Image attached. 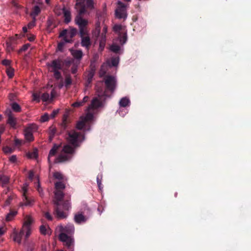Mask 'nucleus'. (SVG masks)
Returning a JSON list of instances; mask_svg holds the SVG:
<instances>
[{"label": "nucleus", "instance_id": "1", "mask_svg": "<svg viewBox=\"0 0 251 251\" xmlns=\"http://www.w3.org/2000/svg\"><path fill=\"white\" fill-rule=\"evenodd\" d=\"M65 188V185L62 181L55 183V191L54 199L53 200V215L58 219H63L67 217L68 211L71 208L70 198L64 200V194L62 190Z\"/></svg>", "mask_w": 251, "mask_h": 251}, {"label": "nucleus", "instance_id": "2", "mask_svg": "<svg viewBox=\"0 0 251 251\" xmlns=\"http://www.w3.org/2000/svg\"><path fill=\"white\" fill-rule=\"evenodd\" d=\"M67 139L68 142L71 144L73 147L70 145L65 146L62 151L65 154H60L56 157L54 162L55 163H63L68 161L70 159V156L68 154H72L74 152V148H76L80 146L81 143L84 140L85 136L83 133L76 132L74 130L68 131Z\"/></svg>", "mask_w": 251, "mask_h": 251}, {"label": "nucleus", "instance_id": "3", "mask_svg": "<svg viewBox=\"0 0 251 251\" xmlns=\"http://www.w3.org/2000/svg\"><path fill=\"white\" fill-rule=\"evenodd\" d=\"M75 23L78 27V35L81 38V46L87 50H89L91 46V41L88 28V20L78 17L75 19Z\"/></svg>", "mask_w": 251, "mask_h": 251}, {"label": "nucleus", "instance_id": "4", "mask_svg": "<svg viewBox=\"0 0 251 251\" xmlns=\"http://www.w3.org/2000/svg\"><path fill=\"white\" fill-rule=\"evenodd\" d=\"M103 81L105 86L104 91L102 87L98 86V84L96 86V92L100 99H101L102 97H109V93L113 94L117 87V80L115 77L113 75H107L105 76Z\"/></svg>", "mask_w": 251, "mask_h": 251}, {"label": "nucleus", "instance_id": "5", "mask_svg": "<svg viewBox=\"0 0 251 251\" xmlns=\"http://www.w3.org/2000/svg\"><path fill=\"white\" fill-rule=\"evenodd\" d=\"M77 30L76 28L71 27L68 31L65 29L63 30L59 34V37H63V41L66 43H71L73 42V38L76 35Z\"/></svg>", "mask_w": 251, "mask_h": 251}, {"label": "nucleus", "instance_id": "6", "mask_svg": "<svg viewBox=\"0 0 251 251\" xmlns=\"http://www.w3.org/2000/svg\"><path fill=\"white\" fill-rule=\"evenodd\" d=\"M90 214L91 209L86 206L83 211L78 212L75 215V221L77 224L84 223L87 220Z\"/></svg>", "mask_w": 251, "mask_h": 251}, {"label": "nucleus", "instance_id": "7", "mask_svg": "<svg viewBox=\"0 0 251 251\" xmlns=\"http://www.w3.org/2000/svg\"><path fill=\"white\" fill-rule=\"evenodd\" d=\"M117 3L118 6L115 11L116 16L119 19H126L127 14L126 4L120 1H118Z\"/></svg>", "mask_w": 251, "mask_h": 251}, {"label": "nucleus", "instance_id": "8", "mask_svg": "<svg viewBox=\"0 0 251 251\" xmlns=\"http://www.w3.org/2000/svg\"><path fill=\"white\" fill-rule=\"evenodd\" d=\"M59 240L69 249L73 248L74 240L71 236L65 232H62L59 236Z\"/></svg>", "mask_w": 251, "mask_h": 251}, {"label": "nucleus", "instance_id": "9", "mask_svg": "<svg viewBox=\"0 0 251 251\" xmlns=\"http://www.w3.org/2000/svg\"><path fill=\"white\" fill-rule=\"evenodd\" d=\"M86 0H76L75 5L77 8V14L76 15L75 19L77 18H83L82 16L86 12L84 2Z\"/></svg>", "mask_w": 251, "mask_h": 251}, {"label": "nucleus", "instance_id": "10", "mask_svg": "<svg viewBox=\"0 0 251 251\" xmlns=\"http://www.w3.org/2000/svg\"><path fill=\"white\" fill-rule=\"evenodd\" d=\"M32 222V219L30 216H26L25 220L24 223L22 228L25 230V239H27L31 233V224Z\"/></svg>", "mask_w": 251, "mask_h": 251}, {"label": "nucleus", "instance_id": "11", "mask_svg": "<svg viewBox=\"0 0 251 251\" xmlns=\"http://www.w3.org/2000/svg\"><path fill=\"white\" fill-rule=\"evenodd\" d=\"M23 190V202L25 205L30 206L32 205L34 202V199L29 197L27 195V189L26 186H24L22 188Z\"/></svg>", "mask_w": 251, "mask_h": 251}, {"label": "nucleus", "instance_id": "12", "mask_svg": "<svg viewBox=\"0 0 251 251\" xmlns=\"http://www.w3.org/2000/svg\"><path fill=\"white\" fill-rule=\"evenodd\" d=\"M5 114L7 116V123L12 127L15 128L17 124V119L14 117L11 110L8 108L5 111Z\"/></svg>", "mask_w": 251, "mask_h": 251}, {"label": "nucleus", "instance_id": "13", "mask_svg": "<svg viewBox=\"0 0 251 251\" xmlns=\"http://www.w3.org/2000/svg\"><path fill=\"white\" fill-rule=\"evenodd\" d=\"M47 66L52 69L51 71L60 70L62 68V62L60 59H54L50 63H48Z\"/></svg>", "mask_w": 251, "mask_h": 251}, {"label": "nucleus", "instance_id": "14", "mask_svg": "<svg viewBox=\"0 0 251 251\" xmlns=\"http://www.w3.org/2000/svg\"><path fill=\"white\" fill-rule=\"evenodd\" d=\"M24 235H25V230L23 228H21L20 231L15 230L13 232V240L20 244L21 243L22 238Z\"/></svg>", "mask_w": 251, "mask_h": 251}, {"label": "nucleus", "instance_id": "15", "mask_svg": "<svg viewBox=\"0 0 251 251\" xmlns=\"http://www.w3.org/2000/svg\"><path fill=\"white\" fill-rule=\"evenodd\" d=\"M60 148V146L57 144H54L51 149L50 150L49 156H48V161L49 163L50 162V158L52 156H54L57 152L59 149Z\"/></svg>", "mask_w": 251, "mask_h": 251}, {"label": "nucleus", "instance_id": "16", "mask_svg": "<svg viewBox=\"0 0 251 251\" xmlns=\"http://www.w3.org/2000/svg\"><path fill=\"white\" fill-rule=\"evenodd\" d=\"M102 106V101L98 98H95L92 100L91 104L89 107L92 109H97Z\"/></svg>", "mask_w": 251, "mask_h": 251}, {"label": "nucleus", "instance_id": "17", "mask_svg": "<svg viewBox=\"0 0 251 251\" xmlns=\"http://www.w3.org/2000/svg\"><path fill=\"white\" fill-rule=\"evenodd\" d=\"M63 16L64 17V22L66 24H68L71 21V12L67 10L65 8H63Z\"/></svg>", "mask_w": 251, "mask_h": 251}, {"label": "nucleus", "instance_id": "18", "mask_svg": "<svg viewBox=\"0 0 251 251\" xmlns=\"http://www.w3.org/2000/svg\"><path fill=\"white\" fill-rule=\"evenodd\" d=\"M9 182V177L8 176L3 174L0 175V183L3 187H6Z\"/></svg>", "mask_w": 251, "mask_h": 251}, {"label": "nucleus", "instance_id": "19", "mask_svg": "<svg viewBox=\"0 0 251 251\" xmlns=\"http://www.w3.org/2000/svg\"><path fill=\"white\" fill-rule=\"evenodd\" d=\"M24 136L26 141L30 142L34 140V137L32 132L29 131L28 129L24 130Z\"/></svg>", "mask_w": 251, "mask_h": 251}, {"label": "nucleus", "instance_id": "20", "mask_svg": "<svg viewBox=\"0 0 251 251\" xmlns=\"http://www.w3.org/2000/svg\"><path fill=\"white\" fill-rule=\"evenodd\" d=\"M69 123L70 121L68 119L67 116L64 115L63 117L62 122L60 124L62 129L63 130L66 129L68 127Z\"/></svg>", "mask_w": 251, "mask_h": 251}, {"label": "nucleus", "instance_id": "21", "mask_svg": "<svg viewBox=\"0 0 251 251\" xmlns=\"http://www.w3.org/2000/svg\"><path fill=\"white\" fill-rule=\"evenodd\" d=\"M41 12V9L38 5L35 6L30 13V16L32 18H36V17L38 16Z\"/></svg>", "mask_w": 251, "mask_h": 251}, {"label": "nucleus", "instance_id": "22", "mask_svg": "<svg viewBox=\"0 0 251 251\" xmlns=\"http://www.w3.org/2000/svg\"><path fill=\"white\" fill-rule=\"evenodd\" d=\"M56 132V128L53 126H51L50 127L49 134V140L50 141H52Z\"/></svg>", "mask_w": 251, "mask_h": 251}, {"label": "nucleus", "instance_id": "23", "mask_svg": "<svg viewBox=\"0 0 251 251\" xmlns=\"http://www.w3.org/2000/svg\"><path fill=\"white\" fill-rule=\"evenodd\" d=\"M119 41L121 45L125 44L127 41V34L126 32H119Z\"/></svg>", "mask_w": 251, "mask_h": 251}, {"label": "nucleus", "instance_id": "24", "mask_svg": "<svg viewBox=\"0 0 251 251\" xmlns=\"http://www.w3.org/2000/svg\"><path fill=\"white\" fill-rule=\"evenodd\" d=\"M10 105L12 110L15 112H20L22 111L21 106L16 102H12Z\"/></svg>", "mask_w": 251, "mask_h": 251}, {"label": "nucleus", "instance_id": "25", "mask_svg": "<svg viewBox=\"0 0 251 251\" xmlns=\"http://www.w3.org/2000/svg\"><path fill=\"white\" fill-rule=\"evenodd\" d=\"M130 102L129 100L126 97L123 98L119 101L120 106L125 107L127 106Z\"/></svg>", "mask_w": 251, "mask_h": 251}, {"label": "nucleus", "instance_id": "26", "mask_svg": "<svg viewBox=\"0 0 251 251\" xmlns=\"http://www.w3.org/2000/svg\"><path fill=\"white\" fill-rule=\"evenodd\" d=\"M86 122L85 120L82 119V117L81 118L80 121H78L76 124V128L77 129L80 130L82 129L85 126Z\"/></svg>", "mask_w": 251, "mask_h": 251}, {"label": "nucleus", "instance_id": "27", "mask_svg": "<svg viewBox=\"0 0 251 251\" xmlns=\"http://www.w3.org/2000/svg\"><path fill=\"white\" fill-rule=\"evenodd\" d=\"M73 55L75 59L80 60L82 57L83 52L80 50H76L74 51Z\"/></svg>", "mask_w": 251, "mask_h": 251}, {"label": "nucleus", "instance_id": "28", "mask_svg": "<svg viewBox=\"0 0 251 251\" xmlns=\"http://www.w3.org/2000/svg\"><path fill=\"white\" fill-rule=\"evenodd\" d=\"M97 56H95L94 57V60H92L91 61V64H90V70L89 72L90 73H93V74H95V71H96V66H95V61L97 59Z\"/></svg>", "mask_w": 251, "mask_h": 251}, {"label": "nucleus", "instance_id": "29", "mask_svg": "<svg viewBox=\"0 0 251 251\" xmlns=\"http://www.w3.org/2000/svg\"><path fill=\"white\" fill-rule=\"evenodd\" d=\"M85 1H86V3L85 4L86 9V8L90 9H94V0H86Z\"/></svg>", "mask_w": 251, "mask_h": 251}, {"label": "nucleus", "instance_id": "30", "mask_svg": "<svg viewBox=\"0 0 251 251\" xmlns=\"http://www.w3.org/2000/svg\"><path fill=\"white\" fill-rule=\"evenodd\" d=\"M95 74H93V73H90V72H88V75H87V78H86V85L87 86H88V85L91 84V83L92 82V79H93V78Z\"/></svg>", "mask_w": 251, "mask_h": 251}, {"label": "nucleus", "instance_id": "31", "mask_svg": "<svg viewBox=\"0 0 251 251\" xmlns=\"http://www.w3.org/2000/svg\"><path fill=\"white\" fill-rule=\"evenodd\" d=\"M28 129L29 131L32 132L33 131H36L38 129V126L35 124H31L28 125V126L25 128Z\"/></svg>", "mask_w": 251, "mask_h": 251}, {"label": "nucleus", "instance_id": "32", "mask_svg": "<svg viewBox=\"0 0 251 251\" xmlns=\"http://www.w3.org/2000/svg\"><path fill=\"white\" fill-rule=\"evenodd\" d=\"M17 211L11 210L10 212L7 214L6 217V220L7 221H11L13 218L16 215Z\"/></svg>", "mask_w": 251, "mask_h": 251}, {"label": "nucleus", "instance_id": "33", "mask_svg": "<svg viewBox=\"0 0 251 251\" xmlns=\"http://www.w3.org/2000/svg\"><path fill=\"white\" fill-rule=\"evenodd\" d=\"M53 176L54 178L59 180H63L64 179V176L63 175L58 172H54L53 174Z\"/></svg>", "mask_w": 251, "mask_h": 251}, {"label": "nucleus", "instance_id": "34", "mask_svg": "<svg viewBox=\"0 0 251 251\" xmlns=\"http://www.w3.org/2000/svg\"><path fill=\"white\" fill-rule=\"evenodd\" d=\"M120 49V47L118 45L113 44L110 47L111 50L115 53H118Z\"/></svg>", "mask_w": 251, "mask_h": 251}, {"label": "nucleus", "instance_id": "35", "mask_svg": "<svg viewBox=\"0 0 251 251\" xmlns=\"http://www.w3.org/2000/svg\"><path fill=\"white\" fill-rule=\"evenodd\" d=\"M72 83V80L71 76L70 75L66 76L65 80V86L68 88Z\"/></svg>", "mask_w": 251, "mask_h": 251}, {"label": "nucleus", "instance_id": "36", "mask_svg": "<svg viewBox=\"0 0 251 251\" xmlns=\"http://www.w3.org/2000/svg\"><path fill=\"white\" fill-rule=\"evenodd\" d=\"M6 74L9 78H12L14 75V70L11 67H9L6 69Z\"/></svg>", "mask_w": 251, "mask_h": 251}, {"label": "nucleus", "instance_id": "37", "mask_svg": "<svg viewBox=\"0 0 251 251\" xmlns=\"http://www.w3.org/2000/svg\"><path fill=\"white\" fill-rule=\"evenodd\" d=\"M119 62V57H113L111 60V64L112 66L116 67L117 66Z\"/></svg>", "mask_w": 251, "mask_h": 251}, {"label": "nucleus", "instance_id": "38", "mask_svg": "<svg viewBox=\"0 0 251 251\" xmlns=\"http://www.w3.org/2000/svg\"><path fill=\"white\" fill-rule=\"evenodd\" d=\"M6 49L8 51L10 52L14 50V46L11 42V40L6 42Z\"/></svg>", "mask_w": 251, "mask_h": 251}, {"label": "nucleus", "instance_id": "39", "mask_svg": "<svg viewBox=\"0 0 251 251\" xmlns=\"http://www.w3.org/2000/svg\"><path fill=\"white\" fill-rule=\"evenodd\" d=\"M41 98L43 101H47L50 100V96L49 93H44L42 94Z\"/></svg>", "mask_w": 251, "mask_h": 251}, {"label": "nucleus", "instance_id": "40", "mask_svg": "<svg viewBox=\"0 0 251 251\" xmlns=\"http://www.w3.org/2000/svg\"><path fill=\"white\" fill-rule=\"evenodd\" d=\"M106 73V70L105 69V67L103 65H102L101 66L100 70V73H99L100 76L101 77H103V78H104V76L106 75H105Z\"/></svg>", "mask_w": 251, "mask_h": 251}, {"label": "nucleus", "instance_id": "41", "mask_svg": "<svg viewBox=\"0 0 251 251\" xmlns=\"http://www.w3.org/2000/svg\"><path fill=\"white\" fill-rule=\"evenodd\" d=\"M50 117L49 115L46 113L43 115H42L41 117L40 121L42 123L48 121L50 119Z\"/></svg>", "mask_w": 251, "mask_h": 251}, {"label": "nucleus", "instance_id": "42", "mask_svg": "<svg viewBox=\"0 0 251 251\" xmlns=\"http://www.w3.org/2000/svg\"><path fill=\"white\" fill-rule=\"evenodd\" d=\"M28 157L30 158H36L38 156V153L37 151H34L32 152H28L27 154Z\"/></svg>", "mask_w": 251, "mask_h": 251}, {"label": "nucleus", "instance_id": "43", "mask_svg": "<svg viewBox=\"0 0 251 251\" xmlns=\"http://www.w3.org/2000/svg\"><path fill=\"white\" fill-rule=\"evenodd\" d=\"M50 72L53 73L54 77L56 79H59L61 78V73L59 71V70L50 71Z\"/></svg>", "mask_w": 251, "mask_h": 251}, {"label": "nucleus", "instance_id": "44", "mask_svg": "<svg viewBox=\"0 0 251 251\" xmlns=\"http://www.w3.org/2000/svg\"><path fill=\"white\" fill-rule=\"evenodd\" d=\"M2 150L5 153H11L14 151V149L8 146L3 147Z\"/></svg>", "mask_w": 251, "mask_h": 251}, {"label": "nucleus", "instance_id": "45", "mask_svg": "<svg viewBox=\"0 0 251 251\" xmlns=\"http://www.w3.org/2000/svg\"><path fill=\"white\" fill-rule=\"evenodd\" d=\"M30 44H26L22 46V47L18 50V53H21L23 51H26L28 48L30 47Z\"/></svg>", "mask_w": 251, "mask_h": 251}, {"label": "nucleus", "instance_id": "46", "mask_svg": "<svg viewBox=\"0 0 251 251\" xmlns=\"http://www.w3.org/2000/svg\"><path fill=\"white\" fill-rule=\"evenodd\" d=\"M93 118V115L91 113H87L85 117L82 118V119L85 120V122L86 123L88 121H90L92 120Z\"/></svg>", "mask_w": 251, "mask_h": 251}, {"label": "nucleus", "instance_id": "47", "mask_svg": "<svg viewBox=\"0 0 251 251\" xmlns=\"http://www.w3.org/2000/svg\"><path fill=\"white\" fill-rule=\"evenodd\" d=\"M44 216L45 218L48 221H51L53 220V217L51 215L49 212H44Z\"/></svg>", "mask_w": 251, "mask_h": 251}, {"label": "nucleus", "instance_id": "48", "mask_svg": "<svg viewBox=\"0 0 251 251\" xmlns=\"http://www.w3.org/2000/svg\"><path fill=\"white\" fill-rule=\"evenodd\" d=\"M24 142L22 140L15 138L14 140V145L16 147L21 146Z\"/></svg>", "mask_w": 251, "mask_h": 251}, {"label": "nucleus", "instance_id": "49", "mask_svg": "<svg viewBox=\"0 0 251 251\" xmlns=\"http://www.w3.org/2000/svg\"><path fill=\"white\" fill-rule=\"evenodd\" d=\"M122 28L123 26L120 25H115L113 27V30L117 32H119L122 30Z\"/></svg>", "mask_w": 251, "mask_h": 251}, {"label": "nucleus", "instance_id": "50", "mask_svg": "<svg viewBox=\"0 0 251 251\" xmlns=\"http://www.w3.org/2000/svg\"><path fill=\"white\" fill-rule=\"evenodd\" d=\"M33 100L36 101L37 102L40 101V96L39 94L33 93L32 95Z\"/></svg>", "mask_w": 251, "mask_h": 251}, {"label": "nucleus", "instance_id": "51", "mask_svg": "<svg viewBox=\"0 0 251 251\" xmlns=\"http://www.w3.org/2000/svg\"><path fill=\"white\" fill-rule=\"evenodd\" d=\"M101 176H98L97 177V182L98 184V186L100 190H101L102 188V187L101 186Z\"/></svg>", "mask_w": 251, "mask_h": 251}, {"label": "nucleus", "instance_id": "52", "mask_svg": "<svg viewBox=\"0 0 251 251\" xmlns=\"http://www.w3.org/2000/svg\"><path fill=\"white\" fill-rule=\"evenodd\" d=\"M37 190L38 191L40 196L42 197L43 195V190H42V188L40 186L39 180H38V184H37Z\"/></svg>", "mask_w": 251, "mask_h": 251}, {"label": "nucleus", "instance_id": "53", "mask_svg": "<svg viewBox=\"0 0 251 251\" xmlns=\"http://www.w3.org/2000/svg\"><path fill=\"white\" fill-rule=\"evenodd\" d=\"M58 112H59L58 109L53 110L52 112H51V113L50 114V115H49L50 118H51V119L54 118L58 114Z\"/></svg>", "mask_w": 251, "mask_h": 251}, {"label": "nucleus", "instance_id": "54", "mask_svg": "<svg viewBox=\"0 0 251 251\" xmlns=\"http://www.w3.org/2000/svg\"><path fill=\"white\" fill-rule=\"evenodd\" d=\"M83 105V102H81V101H76V102H75L74 103H73L72 106H73L74 107H78L79 106H82Z\"/></svg>", "mask_w": 251, "mask_h": 251}, {"label": "nucleus", "instance_id": "55", "mask_svg": "<svg viewBox=\"0 0 251 251\" xmlns=\"http://www.w3.org/2000/svg\"><path fill=\"white\" fill-rule=\"evenodd\" d=\"M36 21V18H32V21L31 22H30L28 25V27L31 28L32 27L35 26Z\"/></svg>", "mask_w": 251, "mask_h": 251}, {"label": "nucleus", "instance_id": "56", "mask_svg": "<svg viewBox=\"0 0 251 251\" xmlns=\"http://www.w3.org/2000/svg\"><path fill=\"white\" fill-rule=\"evenodd\" d=\"M10 61L7 59H4L2 61V65L7 66L8 67H10Z\"/></svg>", "mask_w": 251, "mask_h": 251}, {"label": "nucleus", "instance_id": "57", "mask_svg": "<svg viewBox=\"0 0 251 251\" xmlns=\"http://www.w3.org/2000/svg\"><path fill=\"white\" fill-rule=\"evenodd\" d=\"M40 230L42 234H46V227L45 226H41L40 227Z\"/></svg>", "mask_w": 251, "mask_h": 251}, {"label": "nucleus", "instance_id": "58", "mask_svg": "<svg viewBox=\"0 0 251 251\" xmlns=\"http://www.w3.org/2000/svg\"><path fill=\"white\" fill-rule=\"evenodd\" d=\"M65 43H66V42H65V41H63V42H59L58 44V49L59 50H62L64 45H65Z\"/></svg>", "mask_w": 251, "mask_h": 251}, {"label": "nucleus", "instance_id": "59", "mask_svg": "<svg viewBox=\"0 0 251 251\" xmlns=\"http://www.w3.org/2000/svg\"><path fill=\"white\" fill-rule=\"evenodd\" d=\"M12 199H13V196H9L8 199L6 200V201L5 202V206L8 205L10 203Z\"/></svg>", "mask_w": 251, "mask_h": 251}, {"label": "nucleus", "instance_id": "60", "mask_svg": "<svg viewBox=\"0 0 251 251\" xmlns=\"http://www.w3.org/2000/svg\"><path fill=\"white\" fill-rule=\"evenodd\" d=\"M9 161L12 163H15L17 161V157L15 155H13L9 157Z\"/></svg>", "mask_w": 251, "mask_h": 251}, {"label": "nucleus", "instance_id": "61", "mask_svg": "<svg viewBox=\"0 0 251 251\" xmlns=\"http://www.w3.org/2000/svg\"><path fill=\"white\" fill-rule=\"evenodd\" d=\"M8 98L10 101H14L16 99V95L14 94L11 93L9 95Z\"/></svg>", "mask_w": 251, "mask_h": 251}, {"label": "nucleus", "instance_id": "62", "mask_svg": "<svg viewBox=\"0 0 251 251\" xmlns=\"http://www.w3.org/2000/svg\"><path fill=\"white\" fill-rule=\"evenodd\" d=\"M27 39L30 42H32L35 39V36L33 35H29L27 34Z\"/></svg>", "mask_w": 251, "mask_h": 251}, {"label": "nucleus", "instance_id": "63", "mask_svg": "<svg viewBox=\"0 0 251 251\" xmlns=\"http://www.w3.org/2000/svg\"><path fill=\"white\" fill-rule=\"evenodd\" d=\"M33 176H34V173H33V172L32 171H30L28 173V178L30 179V180H32L33 178Z\"/></svg>", "mask_w": 251, "mask_h": 251}, {"label": "nucleus", "instance_id": "64", "mask_svg": "<svg viewBox=\"0 0 251 251\" xmlns=\"http://www.w3.org/2000/svg\"><path fill=\"white\" fill-rule=\"evenodd\" d=\"M103 210V208L101 205H99L98 207V211L99 212V214H101L102 211Z\"/></svg>", "mask_w": 251, "mask_h": 251}]
</instances>
